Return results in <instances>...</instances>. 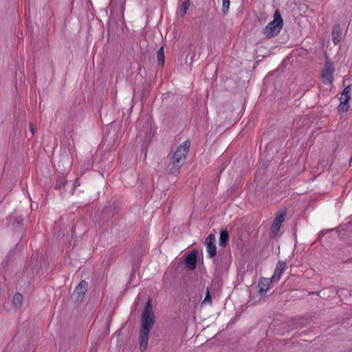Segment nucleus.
<instances>
[{
  "label": "nucleus",
  "mask_w": 352,
  "mask_h": 352,
  "mask_svg": "<svg viewBox=\"0 0 352 352\" xmlns=\"http://www.w3.org/2000/svg\"><path fill=\"white\" fill-rule=\"evenodd\" d=\"M87 285L88 284L85 280H81L76 287L72 296L75 298L76 302L82 301L87 290Z\"/></svg>",
  "instance_id": "nucleus-6"
},
{
  "label": "nucleus",
  "mask_w": 352,
  "mask_h": 352,
  "mask_svg": "<svg viewBox=\"0 0 352 352\" xmlns=\"http://www.w3.org/2000/svg\"><path fill=\"white\" fill-rule=\"evenodd\" d=\"M23 295L20 293H16L12 298V303L13 307L16 309H20L23 305Z\"/></svg>",
  "instance_id": "nucleus-15"
},
{
  "label": "nucleus",
  "mask_w": 352,
  "mask_h": 352,
  "mask_svg": "<svg viewBox=\"0 0 352 352\" xmlns=\"http://www.w3.org/2000/svg\"><path fill=\"white\" fill-rule=\"evenodd\" d=\"M117 336H120L121 333V330H119L118 331H116Z\"/></svg>",
  "instance_id": "nucleus-31"
},
{
  "label": "nucleus",
  "mask_w": 352,
  "mask_h": 352,
  "mask_svg": "<svg viewBox=\"0 0 352 352\" xmlns=\"http://www.w3.org/2000/svg\"><path fill=\"white\" fill-rule=\"evenodd\" d=\"M285 214H286V212L285 211L280 212L278 215L276 216L273 222L274 223H276V225L281 226L283 222L285 220Z\"/></svg>",
  "instance_id": "nucleus-20"
},
{
  "label": "nucleus",
  "mask_w": 352,
  "mask_h": 352,
  "mask_svg": "<svg viewBox=\"0 0 352 352\" xmlns=\"http://www.w3.org/2000/svg\"><path fill=\"white\" fill-rule=\"evenodd\" d=\"M116 135H117V134H116V130H113V131L112 133L111 131H109L107 133H106L104 135V137L102 138V141L104 143H107L108 144H110L111 139H113V140H114V138ZM113 143H115V141H113Z\"/></svg>",
  "instance_id": "nucleus-18"
},
{
  "label": "nucleus",
  "mask_w": 352,
  "mask_h": 352,
  "mask_svg": "<svg viewBox=\"0 0 352 352\" xmlns=\"http://www.w3.org/2000/svg\"><path fill=\"white\" fill-rule=\"evenodd\" d=\"M157 60L162 65H164V49L162 46L157 52Z\"/></svg>",
  "instance_id": "nucleus-19"
},
{
  "label": "nucleus",
  "mask_w": 352,
  "mask_h": 352,
  "mask_svg": "<svg viewBox=\"0 0 352 352\" xmlns=\"http://www.w3.org/2000/svg\"><path fill=\"white\" fill-rule=\"evenodd\" d=\"M30 131L32 132V134H34V128H33L32 124H30Z\"/></svg>",
  "instance_id": "nucleus-28"
},
{
  "label": "nucleus",
  "mask_w": 352,
  "mask_h": 352,
  "mask_svg": "<svg viewBox=\"0 0 352 352\" xmlns=\"http://www.w3.org/2000/svg\"><path fill=\"white\" fill-rule=\"evenodd\" d=\"M342 291H344L343 289H338V292H337V294H339L340 293H341Z\"/></svg>",
  "instance_id": "nucleus-30"
},
{
  "label": "nucleus",
  "mask_w": 352,
  "mask_h": 352,
  "mask_svg": "<svg viewBox=\"0 0 352 352\" xmlns=\"http://www.w3.org/2000/svg\"><path fill=\"white\" fill-rule=\"evenodd\" d=\"M320 292H310L309 294H316V295H319Z\"/></svg>",
  "instance_id": "nucleus-29"
},
{
  "label": "nucleus",
  "mask_w": 352,
  "mask_h": 352,
  "mask_svg": "<svg viewBox=\"0 0 352 352\" xmlns=\"http://www.w3.org/2000/svg\"><path fill=\"white\" fill-rule=\"evenodd\" d=\"M190 147V142L186 140L180 144L170 159L167 172L172 175L179 173L180 169L185 164Z\"/></svg>",
  "instance_id": "nucleus-1"
},
{
  "label": "nucleus",
  "mask_w": 352,
  "mask_h": 352,
  "mask_svg": "<svg viewBox=\"0 0 352 352\" xmlns=\"http://www.w3.org/2000/svg\"><path fill=\"white\" fill-rule=\"evenodd\" d=\"M9 222L12 223L15 228H21L23 226V219L21 217H10Z\"/></svg>",
  "instance_id": "nucleus-17"
},
{
  "label": "nucleus",
  "mask_w": 352,
  "mask_h": 352,
  "mask_svg": "<svg viewBox=\"0 0 352 352\" xmlns=\"http://www.w3.org/2000/svg\"><path fill=\"white\" fill-rule=\"evenodd\" d=\"M215 235L214 234H210L206 239L204 244L206 245L208 256L210 258H212L217 254V247L215 245Z\"/></svg>",
  "instance_id": "nucleus-5"
},
{
  "label": "nucleus",
  "mask_w": 352,
  "mask_h": 352,
  "mask_svg": "<svg viewBox=\"0 0 352 352\" xmlns=\"http://www.w3.org/2000/svg\"><path fill=\"white\" fill-rule=\"evenodd\" d=\"M109 6H110V9L111 10H114L115 8V5H114V1L113 0H111V2H110V4H109Z\"/></svg>",
  "instance_id": "nucleus-26"
},
{
  "label": "nucleus",
  "mask_w": 352,
  "mask_h": 352,
  "mask_svg": "<svg viewBox=\"0 0 352 352\" xmlns=\"http://www.w3.org/2000/svg\"><path fill=\"white\" fill-rule=\"evenodd\" d=\"M332 41L335 45H338L341 41L342 31L339 23H336L333 26L332 30Z\"/></svg>",
  "instance_id": "nucleus-13"
},
{
  "label": "nucleus",
  "mask_w": 352,
  "mask_h": 352,
  "mask_svg": "<svg viewBox=\"0 0 352 352\" xmlns=\"http://www.w3.org/2000/svg\"><path fill=\"white\" fill-rule=\"evenodd\" d=\"M283 21L281 15L276 10L274 14V20L270 22L263 30V34L267 38H273L276 36L283 28Z\"/></svg>",
  "instance_id": "nucleus-2"
},
{
  "label": "nucleus",
  "mask_w": 352,
  "mask_h": 352,
  "mask_svg": "<svg viewBox=\"0 0 352 352\" xmlns=\"http://www.w3.org/2000/svg\"><path fill=\"white\" fill-rule=\"evenodd\" d=\"M190 6V1L188 0L184 1L180 7V12H182V16H184L186 14L187 10Z\"/></svg>",
  "instance_id": "nucleus-22"
},
{
  "label": "nucleus",
  "mask_w": 352,
  "mask_h": 352,
  "mask_svg": "<svg viewBox=\"0 0 352 352\" xmlns=\"http://www.w3.org/2000/svg\"><path fill=\"white\" fill-rule=\"evenodd\" d=\"M274 281L272 278H264L261 277L258 280V294L263 296L266 294V292L270 288V285Z\"/></svg>",
  "instance_id": "nucleus-10"
},
{
  "label": "nucleus",
  "mask_w": 352,
  "mask_h": 352,
  "mask_svg": "<svg viewBox=\"0 0 352 352\" xmlns=\"http://www.w3.org/2000/svg\"><path fill=\"white\" fill-rule=\"evenodd\" d=\"M287 263L285 261H279L276 266V269L274 273L273 278L274 282H278L280 280V278L283 274L284 269L285 268Z\"/></svg>",
  "instance_id": "nucleus-12"
},
{
  "label": "nucleus",
  "mask_w": 352,
  "mask_h": 352,
  "mask_svg": "<svg viewBox=\"0 0 352 352\" xmlns=\"http://www.w3.org/2000/svg\"><path fill=\"white\" fill-rule=\"evenodd\" d=\"M150 331L142 330L140 331L139 340H140V349L144 351L146 349L148 340V333Z\"/></svg>",
  "instance_id": "nucleus-11"
},
{
  "label": "nucleus",
  "mask_w": 352,
  "mask_h": 352,
  "mask_svg": "<svg viewBox=\"0 0 352 352\" xmlns=\"http://www.w3.org/2000/svg\"><path fill=\"white\" fill-rule=\"evenodd\" d=\"M334 69L331 63H327L325 67L322 71V78L324 84H331Z\"/></svg>",
  "instance_id": "nucleus-9"
},
{
  "label": "nucleus",
  "mask_w": 352,
  "mask_h": 352,
  "mask_svg": "<svg viewBox=\"0 0 352 352\" xmlns=\"http://www.w3.org/2000/svg\"><path fill=\"white\" fill-rule=\"evenodd\" d=\"M124 10V3H122L120 5V11L122 14H123Z\"/></svg>",
  "instance_id": "nucleus-27"
},
{
  "label": "nucleus",
  "mask_w": 352,
  "mask_h": 352,
  "mask_svg": "<svg viewBox=\"0 0 352 352\" xmlns=\"http://www.w3.org/2000/svg\"><path fill=\"white\" fill-rule=\"evenodd\" d=\"M230 0H222V12L224 14H227L230 7Z\"/></svg>",
  "instance_id": "nucleus-24"
},
{
  "label": "nucleus",
  "mask_w": 352,
  "mask_h": 352,
  "mask_svg": "<svg viewBox=\"0 0 352 352\" xmlns=\"http://www.w3.org/2000/svg\"><path fill=\"white\" fill-rule=\"evenodd\" d=\"M212 304V298H211V296H210V291H209V289L207 288L206 289V296L204 299V300L201 302V305H211Z\"/></svg>",
  "instance_id": "nucleus-21"
},
{
  "label": "nucleus",
  "mask_w": 352,
  "mask_h": 352,
  "mask_svg": "<svg viewBox=\"0 0 352 352\" xmlns=\"http://www.w3.org/2000/svg\"><path fill=\"white\" fill-rule=\"evenodd\" d=\"M280 228V226L276 225V223H274L273 222L272 227H271V230L273 234H277L279 232Z\"/></svg>",
  "instance_id": "nucleus-25"
},
{
  "label": "nucleus",
  "mask_w": 352,
  "mask_h": 352,
  "mask_svg": "<svg viewBox=\"0 0 352 352\" xmlns=\"http://www.w3.org/2000/svg\"><path fill=\"white\" fill-rule=\"evenodd\" d=\"M229 240L228 232L226 230H221L219 236V246L226 247Z\"/></svg>",
  "instance_id": "nucleus-16"
},
{
  "label": "nucleus",
  "mask_w": 352,
  "mask_h": 352,
  "mask_svg": "<svg viewBox=\"0 0 352 352\" xmlns=\"http://www.w3.org/2000/svg\"><path fill=\"white\" fill-rule=\"evenodd\" d=\"M76 186H74L71 182H68L64 175H59L56 178L55 188L60 190V194L73 195Z\"/></svg>",
  "instance_id": "nucleus-3"
},
{
  "label": "nucleus",
  "mask_w": 352,
  "mask_h": 352,
  "mask_svg": "<svg viewBox=\"0 0 352 352\" xmlns=\"http://www.w3.org/2000/svg\"><path fill=\"white\" fill-rule=\"evenodd\" d=\"M152 301L151 300H148V301L146 302V304L144 308V310H143V312L142 314H153V311H152Z\"/></svg>",
  "instance_id": "nucleus-23"
},
{
  "label": "nucleus",
  "mask_w": 352,
  "mask_h": 352,
  "mask_svg": "<svg viewBox=\"0 0 352 352\" xmlns=\"http://www.w3.org/2000/svg\"><path fill=\"white\" fill-rule=\"evenodd\" d=\"M198 252L196 250H192L185 258V267L189 270L195 269L197 262Z\"/></svg>",
  "instance_id": "nucleus-8"
},
{
  "label": "nucleus",
  "mask_w": 352,
  "mask_h": 352,
  "mask_svg": "<svg viewBox=\"0 0 352 352\" xmlns=\"http://www.w3.org/2000/svg\"><path fill=\"white\" fill-rule=\"evenodd\" d=\"M350 92L351 89L350 87H346L340 98V105L338 107V111L341 115V117H342L344 115L346 114V112L349 110V99H350Z\"/></svg>",
  "instance_id": "nucleus-4"
},
{
  "label": "nucleus",
  "mask_w": 352,
  "mask_h": 352,
  "mask_svg": "<svg viewBox=\"0 0 352 352\" xmlns=\"http://www.w3.org/2000/svg\"><path fill=\"white\" fill-rule=\"evenodd\" d=\"M155 324V316L153 314H142V330L150 331Z\"/></svg>",
  "instance_id": "nucleus-7"
},
{
  "label": "nucleus",
  "mask_w": 352,
  "mask_h": 352,
  "mask_svg": "<svg viewBox=\"0 0 352 352\" xmlns=\"http://www.w3.org/2000/svg\"><path fill=\"white\" fill-rule=\"evenodd\" d=\"M119 210V206L116 201L109 202L104 208V213L109 214L110 215H115Z\"/></svg>",
  "instance_id": "nucleus-14"
}]
</instances>
